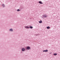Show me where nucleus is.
Segmentation results:
<instances>
[{
	"instance_id": "obj_1",
	"label": "nucleus",
	"mask_w": 60,
	"mask_h": 60,
	"mask_svg": "<svg viewBox=\"0 0 60 60\" xmlns=\"http://www.w3.org/2000/svg\"><path fill=\"white\" fill-rule=\"evenodd\" d=\"M26 49H30V47H29V46L27 47H26Z\"/></svg>"
},
{
	"instance_id": "obj_2",
	"label": "nucleus",
	"mask_w": 60,
	"mask_h": 60,
	"mask_svg": "<svg viewBox=\"0 0 60 60\" xmlns=\"http://www.w3.org/2000/svg\"><path fill=\"white\" fill-rule=\"evenodd\" d=\"M39 3L41 4H43V3H42V2L41 1H39Z\"/></svg>"
},
{
	"instance_id": "obj_3",
	"label": "nucleus",
	"mask_w": 60,
	"mask_h": 60,
	"mask_svg": "<svg viewBox=\"0 0 60 60\" xmlns=\"http://www.w3.org/2000/svg\"><path fill=\"white\" fill-rule=\"evenodd\" d=\"M9 31H13V30L12 29H11Z\"/></svg>"
},
{
	"instance_id": "obj_4",
	"label": "nucleus",
	"mask_w": 60,
	"mask_h": 60,
	"mask_svg": "<svg viewBox=\"0 0 60 60\" xmlns=\"http://www.w3.org/2000/svg\"><path fill=\"white\" fill-rule=\"evenodd\" d=\"M48 50H44L43 51V52H48Z\"/></svg>"
},
{
	"instance_id": "obj_5",
	"label": "nucleus",
	"mask_w": 60,
	"mask_h": 60,
	"mask_svg": "<svg viewBox=\"0 0 60 60\" xmlns=\"http://www.w3.org/2000/svg\"><path fill=\"white\" fill-rule=\"evenodd\" d=\"M44 16L45 17H47V15H44Z\"/></svg>"
},
{
	"instance_id": "obj_6",
	"label": "nucleus",
	"mask_w": 60,
	"mask_h": 60,
	"mask_svg": "<svg viewBox=\"0 0 60 60\" xmlns=\"http://www.w3.org/2000/svg\"><path fill=\"white\" fill-rule=\"evenodd\" d=\"M25 49L24 48H22V51H24L25 50Z\"/></svg>"
},
{
	"instance_id": "obj_7",
	"label": "nucleus",
	"mask_w": 60,
	"mask_h": 60,
	"mask_svg": "<svg viewBox=\"0 0 60 60\" xmlns=\"http://www.w3.org/2000/svg\"><path fill=\"white\" fill-rule=\"evenodd\" d=\"M42 21H39V23H42Z\"/></svg>"
},
{
	"instance_id": "obj_8",
	"label": "nucleus",
	"mask_w": 60,
	"mask_h": 60,
	"mask_svg": "<svg viewBox=\"0 0 60 60\" xmlns=\"http://www.w3.org/2000/svg\"><path fill=\"white\" fill-rule=\"evenodd\" d=\"M50 28V27L49 26H48L47 27V29H49Z\"/></svg>"
},
{
	"instance_id": "obj_9",
	"label": "nucleus",
	"mask_w": 60,
	"mask_h": 60,
	"mask_svg": "<svg viewBox=\"0 0 60 60\" xmlns=\"http://www.w3.org/2000/svg\"><path fill=\"white\" fill-rule=\"evenodd\" d=\"M25 28H26L27 29L28 28H29V27L28 26H25Z\"/></svg>"
},
{
	"instance_id": "obj_10",
	"label": "nucleus",
	"mask_w": 60,
	"mask_h": 60,
	"mask_svg": "<svg viewBox=\"0 0 60 60\" xmlns=\"http://www.w3.org/2000/svg\"><path fill=\"white\" fill-rule=\"evenodd\" d=\"M57 55V53H54V55L55 56L56 55Z\"/></svg>"
},
{
	"instance_id": "obj_11",
	"label": "nucleus",
	"mask_w": 60,
	"mask_h": 60,
	"mask_svg": "<svg viewBox=\"0 0 60 60\" xmlns=\"http://www.w3.org/2000/svg\"><path fill=\"white\" fill-rule=\"evenodd\" d=\"M30 28L31 29H32L33 28V27L32 26H30Z\"/></svg>"
},
{
	"instance_id": "obj_12",
	"label": "nucleus",
	"mask_w": 60,
	"mask_h": 60,
	"mask_svg": "<svg viewBox=\"0 0 60 60\" xmlns=\"http://www.w3.org/2000/svg\"><path fill=\"white\" fill-rule=\"evenodd\" d=\"M2 6H3V7H4V4H3L2 5Z\"/></svg>"
},
{
	"instance_id": "obj_13",
	"label": "nucleus",
	"mask_w": 60,
	"mask_h": 60,
	"mask_svg": "<svg viewBox=\"0 0 60 60\" xmlns=\"http://www.w3.org/2000/svg\"><path fill=\"white\" fill-rule=\"evenodd\" d=\"M17 11H20V10H19V9H18V10H17Z\"/></svg>"
},
{
	"instance_id": "obj_14",
	"label": "nucleus",
	"mask_w": 60,
	"mask_h": 60,
	"mask_svg": "<svg viewBox=\"0 0 60 60\" xmlns=\"http://www.w3.org/2000/svg\"><path fill=\"white\" fill-rule=\"evenodd\" d=\"M52 53H49V54H51Z\"/></svg>"
}]
</instances>
